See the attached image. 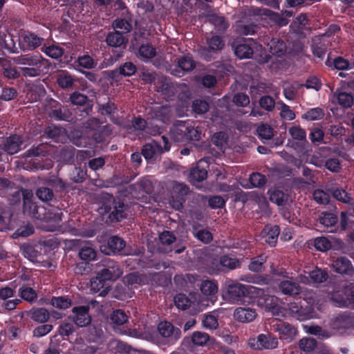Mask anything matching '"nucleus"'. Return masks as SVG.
Returning a JSON list of instances; mask_svg holds the SVG:
<instances>
[{
  "label": "nucleus",
  "instance_id": "61",
  "mask_svg": "<svg viewBox=\"0 0 354 354\" xmlns=\"http://www.w3.org/2000/svg\"><path fill=\"white\" fill-rule=\"evenodd\" d=\"M71 103L75 106H83L86 104L88 96L79 91L73 92L69 97Z\"/></svg>",
  "mask_w": 354,
  "mask_h": 354
},
{
  "label": "nucleus",
  "instance_id": "2",
  "mask_svg": "<svg viewBox=\"0 0 354 354\" xmlns=\"http://www.w3.org/2000/svg\"><path fill=\"white\" fill-rule=\"evenodd\" d=\"M104 268L96 273V275L90 279V288H111L110 283L119 279L123 271L118 262L106 258L104 261Z\"/></svg>",
  "mask_w": 354,
  "mask_h": 354
},
{
  "label": "nucleus",
  "instance_id": "54",
  "mask_svg": "<svg viewBox=\"0 0 354 354\" xmlns=\"http://www.w3.org/2000/svg\"><path fill=\"white\" fill-rule=\"evenodd\" d=\"M324 115V111L319 107L313 108L302 115V118L309 121L321 120Z\"/></svg>",
  "mask_w": 354,
  "mask_h": 354
},
{
  "label": "nucleus",
  "instance_id": "22",
  "mask_svg": "<svg viewBox=\"0 0 354 354\" xmlns=\"http://www.w3.org/2000/svg\"><path fill=\"white\" fill-rule=\"evenodd\" d=\"M204 163L207 162L203 159H201L197 162L196 167L190 170L188 178L191 184L196 185V183H201L207 178V171L203 166Z\"/></svg>",
  "mask_w": 354,
  "mask_h": 354
},
{
  "label": "nucleus",
  "instance_id": "15",
  "mask_svg": "<svg viewBox=\"0 0 354 354\" xmlns=\"http://www.w3.org/2000/svg\"><path fill=\"white\" fill-rule=\"evenodd\" d=\"M160 335L165 338L169 344H174L181 337V330L169 322H161L158 326Z\"/></svg>",
  "mask_w": 354,
  "mask_h": 354
},
{
  "label": "nucleus",
  "instance_id": "13",
  "mask_svg": "<svg viewBox=\"0 0 354 354\" xmlns=\"http://www.w3.org/2000/svg\"><path fill=\"white\" fill-rule=\"evenodd\" d=\"M48 115L56 121L70 122L72 119L69 109L53 99H51L49 102Z\"/></svg>",
  "mask_w": 354,
  "mask_h": 354
},
{
  "label": "nucleus",
  "instance_id": "19",
  "mask_svg": "<svg viewBox=\"0 0 354 354\" xmlns=\"http://www.w3.org/2000/svg\"><path fill=\"white\" fill-rule=\"evenodd\" d=\"M126 242L118 236H111L106 244L100 246V250L106 255H111L120 252L125 247Z\"/></svg>",
  "mask_w": 354,
  "mask_h": 354
},
{
  "label": "nucleus",
  "instance_id": "41",
  "mask_svg": "<svg viewBox=\"0 0 354 354\" xmlns=\"http://www.w3.org/2000/svg\"><path fill=\"white\" fill-rule=\"evenodd\" d=\"M178 66L184 72H190L196 67V63L190 55L181 56L178 59Z\"/></svg>",
  "mask_w": 354,
  "mask_h": 354
},
{
  "label": "nucleus",
  "instance_id": "5",
  "mask_svg": "<svg viewBox=\"0 0 354 354\" xmlns=\"http://www.w3.org/2000/svg\"><path fill=\"white\" fill-rule=\"evenodd\" d=\"M174 281L176 288H194L195 286L198 288H218L216 280L189 273L176 274Z\"/></svg>",
  "mask_w": 354,
  "mask_h": 354
},
{
  "label": "nucleus",
  "instance_id": "44",
  "mask_svg": "<svg viewBox=\"0 0 354 354\" xmlns=\"http://www.w3.org/2000/svg\"><path fill=\"white\" fill-rule=\"evenodd\" d=\"M3 75L5 77L10 80L17 79L21 74L19 67L12 65L10 62H6L2 66Z\"/></svg>",
  "mask_w": 354,
  "mask_h": 354
},
{
  "label": "nucleus",
  "instance_id": "50",
  "mask_svg": "<svg viewBox=\"0 0 354 354\" xmlns=\"http://www.w3.org/2000/svg\"><path fill=\"white\" fill-rule=\"evenodd\" d=\"M49 317V311L44 308L34 309L31 311V318L37 322H46L48 320Z\"/></svg>",
  "mask_w": 354,
  "mask_h": 354
},
{
  "label": "nucleus",
  "instance_id": "26",
  "mask_svg": "<svg viewBox=\"0 0 354 354\" xmlns=\"http://www.w3.org/2000/svg\"><path fill=\"white\" fill-rule=\"evenodd\" d=\"M188 121H178L171 129V137L177 142H187Z\"/></svg>",
  "mask_w": 354,
  "mask_h": 354
},
{
  "label": "nucleus",
  "instance_id": "4",
  "mask_svg": "<svg viewBox=\"0 0 354 354\" xmlns=\"http://www.w3.org/2000/svg\"><path fill=\"white\" fill-rule=\"evenodd\" d=\"M328 273L326 270L315 267L312 271L308 272V275L300 274L296 279V281L290 280L281 281L279 288H301L299 283L308 284L321 283L327 281Z\"/></svg>",
  "mask_w": 354,
  "mask_h": 354
},
{
  "label": "nucleus",
  "instance_id": "52",
  "mask_svg": "<svg viewBox=\"0 0 354 354\" xmlns=\"http://www.w3.org/2000/svg\"><path fill=\"white\" fill-rule=\"evenodd\" d=\"M192 111L196 114H204L209 109V103L205 100L196 99L192 102Z\"/></svg>",
  "mask_w": 354,
  "mask_h": 354
},
{
  "label": "nucleus",
  "instance_id": "46",
  "mask_svg": "<svg viewBox=\"0 0 354 354\" xmlns=\"http://www.w3.org/2000/svg\"><path fill=\"white\" fill-rule=\"evenodd\" d=\"M23 209L24 213L29 214L36 219H43L42 215L39 212L38 205L33 201H28L23 204Z\"/></svg>",
  "mask_w": 354,
  "mask_h": 354
},
{
  "label": "nucleus",
  "instance_id": "1",
  "mask_svg": "<svg viewBox=\"0 0 354 354\" xmlns=\"http://www.w3.org/2000/svg\"><path fill=\"white\" fill-rule=\"evenodd\" d=\"M14 62L19 66L23 76L35 77L40 76L48 69V61L39 53L21 55L13 59Z\"/></svg>",
  "mask_w": 354,
  "mask_h": 354
},
{
  "label": "nucleus",
  "instance_id": "47",
  "mask_svg": "<svg viewBox=\"0 0 354 354\" xmlns=\"http://www.w3.org/2000/svg\"><path fill=\"white\" fill-rule=\"evenodd\" d=\"M329 191L336 200L343 203H349L351 202V197L345 189L337 187L332 188Z\"/></svg>",
  "mask_w": 354,
  "mask_h": 354
},
{
  "label": "nucleus",
  "instance_id": "32",
  "mask_svg": "<svg viewBox=\"0 0 354 354\" xmlns=\"http://www.w3.org/2000/svg\"><path fill=\"white\" fill-rule=\"evenodd\" d=\"M333 101L337 102L341 107L347 109L353 104V96L351 93L337 90L333 93Z\"/></svg>",
  "mask_w": 354,
  "mask_h": 354
},
{
  "label": "nucleus",
  "instance_id": "9",
  "mask_svg": "<svg viewBox=\"0 0 354 354\" xmlns=\"http://www.w3.org/2000/svg\"><path fill=\"white\" fill-rule=\"evenodd\" d=\"M252 289H223L222 297L231 304H250L254 302V295Z\"/></svg>",
  "mask_w": 354,
  "mask_h": 354
},
{
  "label": "nucleus",
  "instance_id": "45",
  "mask_svg": "<svg viewBox=\"0 0 354 354\" xmlns=\"http://www.w3.org/2000/svg\"><path fill=\"white\" fill-rule=\"evenodd\" d=\"M267 260V256L261 254L257 257L252 258L248 265V268L252 272H261L263 270V264Z\"/></svg>",
  "mask_w": 354,
  "mask_h": 354
},
{
  "label": "nucleus",
  "instance_id": "11",
  "mask_svg": "<svg viewBox=\"0 0 354 354\" xmlns=\"http://www.w3.org/2000/svg\"><path fill=\"white\" fill-rule=\"evenodd\" d=\"M105 41L109 46L117 49L113 52V55L115 60L123 56L124 50L127 47L128 39L124 36L122 32L119 30L109 32L106 37Z\"/></svg>",
  "mask_w": 354,
  "mask_h": 354
},
{
  "label": "nucleus",
  "instance_id": "38",
  "mask_svg": "<svg viewBox=\"0 0 354 354\" xmlns=\"http://www.w3.org/2000/svg\"><path fill=\"white\" fill-rule=\"evenodd\" d=\"M242 280L245 281L248 283H256L258 285H268L270 283L272 278L270 275H260L258 274H245Z\"/></svg>",
  "mask_w": 354,
  "mask_h": 354
},
{
  "label": "nucleus",
  "instance_id": "31",
  "mask_svg": "<svg viewBox=\"0 0 354 354\" xmlns=\"http://www.w3.org/2000/svg\"><path fill=\"white\" fill-rule=\"evenodd\" d=\"M257 313L254 309L250 308H237L234 313V319L242 323H249L257 317Z\"/></svg>",
  "mask_w": 354,
  "mask_h": 354
},
{
  "label": "nucleus",
  "instance_id": "7",
  "mask_svg": "<svg viewBox=\"0 0 354 354\" xmlns=\"http://www.w3.org/2000/svg\"><path fill=\"white\" fill-rule=\"evenodd\" d=\"M328 324L334 334L348 335L354 330V315L347 313L338 314L330 319Z\"/></svg>",
  "mask_w": 354,
  "mask_h": 354
},
{
  "label": "nucleus",
  "instance_id": "55",
  "mask_svg": "<svg viewBox=\"0 0 354 354\" xmlns=\"http://www.w3.org/2000/svg\"><path fill=\"white\" fill-rule=\"evenodd\" d=\"M35 232L33 226L30 224L20 226L17 228L12 234V237L13 239H18L19 237L26 238L32 235Z\"/></svg>",
  "mask_w": 354,
  "mask_h": 354
},
{
  "label": "nucleus",
  "instance_id": "33",
  "mask_svg": "<svg viewBox=\"0 0 354 354\" xmlns=\"http://www.w3.org/2000/svg\"><path fill=\"white\" fill-rule=\"evenodd\" d=\"M147 281L145 275L141 274L138 272H133L124 275L122 278V282L125 286L139 285L143 286Z\"/></svg>",
  "mask_w": 354,
  "mask_h": 354
},
{
  "label": "nucleus",
  "instance_id": "24",
  "mask_svg": "<svg viewBox=\"0 0 354 354\" xmlns=\"http://www.w3.org/2000/svg\"><path fill=\"white\" fill-rule=\"evenodd\" d=\"M333 267L336 272L342 275L348 277L354 275V267L351 261L345 257H340L334 261Z\"/></svg>",
  "mask_w": 354,
  "mask_h": 354
},
{
  "label": "nucleus",
  "instance_id": "63",
  "mask_svg": "<svg viewBox=\"0 0 354 354\" xmlns=\"http://www.w3.org/2000/svg\"><path fill=\"white\" fill-rule=\"evenodd\" d=\"M288 132L294 140H306V132L300 126H292L289 128Z\"/></svg>",
  "mask_w": 354,
  "mask_h": 354
},
{
  "label": "nucleus",
  "instance_id": "28",
  "mask_svg": "<svg viewBox=\"0 0 354 354\" xmlns=\"http://www.w3.org/2000/svg\"><path fill=\"white\" fill-rule=\"evenodd\" d=\"M270 201L278 206L286 205L289 200V194L279 187H271L268 190Z\"/></svg>",
  "mask_w": 354,
  "mask_h": 354
},
{
  "label": "nucleus",
  "instance_id": "12",
  "mask_svg": "<svg viewBox=\"0 0 354 354\" xmlns=\"http://www.w3.org/2000/svg\"><path fill=\"white\" fill-rule=\"evenodd\" d=\"M315 226L319 231L335 232L338 230V216L335 213L322 212L316 220Z\"/></svg>",
  "mask_w": 354,
  "mask_h": 354
},
{
  "label": "nucleus",
  "instance_id": "30",
  "mask_svg": "<svg viewBox=\"0 0 354 354\" xmlns=\"http://www.w3.org/2000/svg\"><path fill=\"white\" fill-rule=\"evenodd\" d=\"M75 77L66 71H62L56 75V83L64 90L69 91L75 86Z\"/></svg>",
  "mask_w": 354,
  "mask_h": 354
},
{
  "label": "nucleus",
  "instance_id": "35",
  "mask_svg": "<svg viewBox=\"0 0 354 354\" xmlns=\"http://www.w3.org/2000/svg\"><path fill=\"white\" fill-rule=\"evenodd\" d=\"M192 342L196 346H203L214 344L215 339L206 333L195 331L192 335Z\"/></svg>",
  "mask_w": 354,
  "mask_h": 354
},
{
  "label": "nucleus",
  "instance_id": "23",
  "mask_svg": "<svg viewBox=\"0 0 354 354\" xmlns=\"http://www.w3.org/2000/svg\"><path fill=\"white\" fill-rule=\"evenodd\" d=\"M352 289H336L330 296V301L337 307H351L348 292Z\"/></svg>",
  "mask_w": 354,
  "mask_h": 354
},
{
  "label": "nucleus",
  "instance_id": "37",
  "mask_svg": "<svg viewBox=\"0 0 354 354\" xmlns=\"http://www.w3.org/2000/svg\"><path fill=\"white\" fill-rule=\"evenodd\" d=\"M326 65L333 69H337L339 71L348 70L352 68L351 63L342 57H337L333 61H331L328 57L325 62Z\"/></svg>",
  "mask_w": 354,
  "mask_h": 354
},
{
  "label": "nucleus",
  "instance_id": "20",
  "mask_svg": "<svg viewBox=\"0 0 354 354\" xmlns=\"http://www.w3.org/2000/svg\"><path fill=\"white\" fill-rule=\"evenodd\" d=\"M257 46L254 39H245L242 43L236 45L234 53L239 59H248L252 57L254 48Z\"/></svg>",
  "mask_w": 354,
  "mask_h": 354
},
{
  "label": "nucleus",
  "instance_id": "58",
  "mask_svg": "<svg viewBox=\"0 0 354 354\" xmlns=\"http://www.w3.org/2000/svg\"><path fill=\"white\" fill-rule=\"evenodd\" d=\"M138 55L142 58L151 59L156 56V50L151 44H142L139 48Z\"/></svg>",
  "mask_w": 354,
  "mask_h": 354
},
{
  "label": "nucleus",
  "instance_id": "39",
  "mask_svg": "<svg viewBox=\"0 0 354 354\" xmlns=\"http://www.w3.org/2000/svg\"><path fill=\"white\" fill-rule=\"evenodd\" d=\"M62 132L63 129L61 127L50 124L44 128L41 137L42 138L56 140L62 135Z\"/></svg>",
  "mask_w": 354,
  "mask_h": 354
},
{
  "label": "nucleus",
  "instance_id": "59",
  "mask_svg": "<svg viewBox=\"0 0 354 354\" xmlns=\"http://www.w3.org/2000/svg\"><path fill=\"white\" fill-rule=\"evenodd\" d=\"M326 132L333 138L339 139L345 135L346 129L341 124H331L326 129Z\"/></svg>",
  "mask_w": 354,
  "mask_h": 354
},
{
  "label": "nucleus",
  "instance_id": "64",
  "mask_svg": "<svg viewBox=\"0 0 354 354\" xmlns=\"http://www.w3.org/2000/svg\"><path fill=\"white\" fill-rule=\"evenodd\" d=\"M266 12H268V17L280 27L286 26L289 22L288 19L283 16L282 14L275 12L271 10Z\"/></svg>",
  "mask_w": 354,
  "mask_h": 354
},
{
  "label": "nucleus",
  "instance_id": "25",
  "mask_svg": "<svg viewBox=\"0 0 354 354\" xmlns=\"http://www.w3.org/2000/svg\"><path fill=\"white\" fill-rule=\"evenodd\" d=\"M280 231L279 225H266L262 230L261 235L270 247H274L277 243Z\"/></svg>",
  "mask_w": 354,
  "mask_h": 354
},
{
  "label": "nucleus",
  "instance_id": "36",
  "mask_svg": "<svg viewBox=\"0 0 354 354\" xmlns=\"http://www.w3.org/2000/svg\"><path fill=\"white\" fill-rule=\"evenodd\" d=\"M16 41H17V39H15V37L9 33L4 36V38L0 41V45L1 47L6 50L7 52L10 53H17L20 48L19 44L17 45Z\"/></svg>",
  "mask_w": 354,
  "mask_h": 354
},
{
  "label": "nucleus",
  "instance_id": "57",
  "mask_svg": "<svg viewBox=\"0 0 354 354\" xmlns=\"http://www.w3.org/2000/svg\"><path fill=\"white\" fill-rule=\"evenodd\" d=\"M36 196L41 201L49 202L53 199L54 192L48 187H41L37 189Z\"/></svg>",
  "mask_w": 354,
  "mask_h": 354
},
{
  "label": "nucleus",
  "instance_id": "51",
  "mask_svg": "<svg viewBox=\"0 0 354 354\" xmlns=\"http://www.w3.org/2000/svg\"><path fill=\"white\" fill-rule=\"evenodd\" d=\"M42 51L48 57L54 59H58L64 54V49L58 45L55 44L42 47Z\"/></svg>",
  "mask_w": 354,
  "mask_h": 354
},
{
  "label": "nucleus",
  "instance_id": "49",
  "mask_svg": "<svg viewBox=\"0 0 354 354\" xmlns=\"http://www.w3.org/2000/svg\"><path fill=\"white\" fill-rule=\"evenodd\" d=\"M112 27L114 30H121L122 34L129 32L132 29L131 24L125 19L118 18L112 23Z\"/></svg>",
  "mask_w": 354,
  "mask_h": 354
},
{
  "label": "nucleus",
  "instance_id": "62",
  "mask_svg": "<svg viewBox=\"0 0 354 354\" xmlns=\"http://www.w3.org/2000/svg\"><path fill=\"white\" fill-rule=\"evenodd\" d=\"M250 182L254 187H262L266 185L267 178L263 174L254 172L250 176Z\"/></svg>",
  "mask_w": 354,
  "mask_h": 354
},
{
  "label": "nucleus",
  "instance_id": "17",
  "mask_svg": "<svg viewBox=\"0 0 354 354\" xmlns=\"http://www.w3.org/2000/svg\"><path fill=\"white\" fill-rule=\"evenodd\" d=\"M22 144V138L17 134L0 138L1 148L10 155H13L19 152L21 150Z\"/></svg>",
  "mask_w": 354,
  "mask_h": 354
},
{
  "label": "nucleus",
  "instance_id": "14",
  "mask_svg": "<svg viewBox=\"0 0 354 354\" xmlns=\"http://www.w3.org/2000/svg\"><path fill=\"white\" fill-rule=\"evenodd\" d=\"M174 301L178 308L186 310L198 305L202 301V297L197 290V291L189 292L188 295L183 293L177 294L174 298Z\"/></svg>",
  "mask_w": 354,
  "mask_h": 354
},
{
  "label": "nucleus",
  "instance_id": "6",
  "mask_svg": "<svg viewBox=\"0 0 354 354\" xmlns=\"http://www.w3.org/2000/svg\"><path fill=\"white\" fill-rule=\"evenodd\" d=\"M103 199L102 207L105 213L109 214V218L112 223L121 221L126 218L124 202L109 194H106Z\"/></svg>",
  "mask_w": 354,
  "mask_h": 354
},
{
  "label": "nucleus",
  "instance_id": "27",
  "mask_svg": "<svg viewBox=\"0 0 354 354\" xmlns=\"http://www.w3.org/2000/svg\"><path fill=\"white\" fill-rule=\"evenodd\" d=\"M137 72L136 66L131 62H126L118 68L111 71L110 77L112 79H118L120 76L130 77Z\"/></svg>",
  "mask_w": 354,
  "mask_h": 354
},
{
  "label": "nucleus",
  "instance_id": "16",
  "mask_svg": "<svg viewBox=\"0 0 354 354\" xmlns=\"http://www.w3.org/2000/svg\"><path fill=\"white\" fill-rule=\"evenodd\" d=\"M249 345L257 350L274 349L278 346V339L271 334H260L257 339H250Z\"/></svg>",
  "mask_w": 354,
  "mask_h": 354
},
{
  "label": "nucleus",
  "instance_id": "3",
  "mask_svg": "<svg viewBox=\"0 0 354 354\" xmlns=\"http://www.w3.org/2000/svg\"><path fill=\"white\" fill-rule=\"evenodd\" d=\"M265 289H254V302L257 301L259 306L263 307L268 311L277 310L279 307V296L286 295L288 297H295L299 294V289H278L277 294L278 296L271 295Z\"/></svg>",
  "mask_w": 354,
  "mask_h": 354
},
{
  "label": "nucleus",
  "instance_id": "48",
  "mask_svg": "<svg viewBox=\"0 0 354 354\" xmlns=\"http://www.w3.org/2000/svg\"><path fill=\"white\" fill-rule=\"evenodd\" d=\"M209 21L214 26L215 29L219 32H225L229 26L225 17L217 15H212Z\"/></svg>",
  "mask_w": 354,
  "mask_h": 354
},
{
  "label": "nucleus",
  "instance_id": "21",
  "mask_svg": "<svg viewBox=\"0 0 354 354\" xmlns=\"http://www.w3.org/2000/svg\"><path fill=\"white\" fill-rule=\"evenodd\" d=\"M88 306H80L74 307L72 312L75 314L73 321L79 327L88 326L91 322V317L88 313Z\"/></svg>",
  "mask_w": 354,
  "mask_h": 354
},
{
  "label": "nucleus",
  "instance_id": "18",
  "mask_svg": "<svg viewBox=\"0 0 354 354\" xmlns=\"http://www.w3.org/2000/svg\"><path fill=\"white\" fill-rule=\"evenodd\" d=\"M272 330L277 332L282 339L292 340L297 335V329L291 324L277 320L272 325Z\"/></svg>",
  "mask_w": 354,
  "mask_h": 354
},
{
  "label": "nucleus",
  "instance_id": "43",
  "mask_svg": "<svg viewBox=\"0 0 354 354\" xmlns=\"http://www.w3.org/2000/svg\"><path fill=\"white\" fill-rule=\"evenodd\" d=\"M219 263L223 268V271L234 270L241 266L240 261L235 257H230L227 255L221 256Z\"/></svg>",
  "mask_w": 354,
  "mask_h": 354
},
{
  "label": "nucleus",
  "instance_id": "40",
  "mask_svg": "<svg viewBox=\"0 0 354 354\" xmlns=\"http://www.w3.org/2000/svg\"><path fill=\"white\" fill-rule=\"evenodd\" d=\"M78 257L84 261L89 263L96 260L97 251L91 246H82L78 252Z\"/></svg>",
  "mask_w": 354,
  "mask_h": 354
},
{
  "label": "nucleus",
  "instance_id": "42",
  "mask_svg": "<svg viewBox=\"0 0 354 354\" xmlns=\"http://www.w3.org/2000/svg\"><path fill=\"white\" fill-rule=\"evenodd\" d=\"M207 44L213 53H217L224 48L225 41L219 35H213L207 39Z\"/></svg>",
  "mask_w": 354,
  "mask_h": 354
},
{
  "label": "nucleus",
  "instance_id": "10",
  "mask_svg": "<svg viewBox=\"0 0 354 354\" xmlns=\"http://www.w3.org/2000/svg\"><path fill=\"white\" fill-rule=\"evenodd\" d=\"M17 40L19 42V48L26 51L32 50L40 46L44 39L31 31L21 30L18 33Z\"/></svg>",
  "mask_w": 354,
  "mask_h": 354
},
{
  "label": "nucleus",
  "instance_id": "34",
  "mask_svg": "<svg viewBox=\"0 0 354 354\" xmlns=\"http://www.w3.org/2000/svg\"><path fill=\"white\" fill-rule=\"evenodd\" d=\"M267 46L269 48V51L277 57L284 55L287 49L286 43L279 38H272Z\"/></svg>",
  "mask_w": 354,
  "mask_h": 354
},
{
  "label": "nucleus",
  "instance_id": "53",
  "mask_svg": "<svg viewBox=\"0 0 354 354\" xmlns=\"http://www.w3.org/2000/svg\"><path fill=\"white\" fill-rule=\"evenodd\" d=\"M313 242V245L317 251L326 252L332 247L331 242L324 236L317 237Z\"/></svg>",
  "mask_w": 354,
  "mask_h": 354
},
{
  "label": "nucleus",
  "instance_id": "56",
  "mask_svg": "<svg viewBox=\"0 0 354 354\" xmlns=\"http://www.w3.org/2000/svg\"><path fill=\"white\" fill-rule=\"evenodd\" d=\"M75 62L79 66L86 69L93 68L97 64L93 58L87 54L79 56Z\"/></svg>",
  "mask_w": 354,
  "mask_h": 354
},
{
  "label": "nucleus",
  "instance_id": "60",
  "mask_svg": "<svg viewBox=\"0 0 354 354\" xmlns=\"http://www.w3.org/2000/svg\"><path fill=\"white\" fill-rule=\"evenodd\" d=\"M110 319L112 322L117 325H122L128 320L126 313L120 309L115 310L111 314Z\"/></svg>",
  "mask_w": 354,
  "mask_h": 354
},
{
  "label": "nucleus",
  "instance_id": "29",
  "mask_svg": "<svg viewBox=\"0 0 354 354\" xmlns=\"http://www.w3.org/2000/svg\"><path fill=\"white\" fill-rule=\"evenodd\" d=\"M162 153V147L161 142L153 141L151 143L145 144L142 149V155L147 160L155 159Z\"/></svg>",
  "mask_w": 354,
  "mask_h": 354
},
{
  "label": "nucleus",
  "instance_id": "8",
  "mask_svg": "<svg viewBox=\"0 0 354 354\" xmlns=\"http://www.w3.org/2000/svg\"><path fill=\"white\" fill-rule=\"evenodd\" d=\"M189 192L190 189L185 183L174 181L172 185L169 198V203L171 207L174 209L182 212L187 196Z\"/></svg>",
  "mask_w": 354,
  "mask_h": 354
}]
</instances>
